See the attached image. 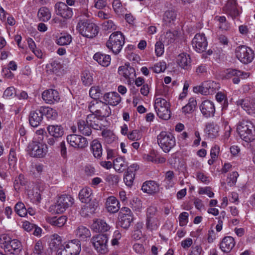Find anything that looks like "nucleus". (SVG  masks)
Wrapping results in <instances>:
<instances>
[{
  "instance_id": "nucleus-47",
  "label": "nucleus",
  "mask_w": 255,
  "mask_h": 255,
  "mask_svg": "<svg viewBox=\"0 0 255 255\" xmlns=\"http://www.w3.org/2000/svg\"><path fill=\"white\" fill-rule=\"evenodd\" d=\"M174 178V173L172 171H168L165 173L164 182L166 184V188H169L173 187L174 184L173 179Z\"/></svg>"
},
{
  "instance_id": "nucleus-35",
  "label": "nucleus",
  "mask_w": 255,
  "mask_h": 255,
  "mask_svg": "<svg viewBox=\"0 0 255 255\" xmlns=\"http://www.w3.org/2000/svg\"><path fill=\"white\" fill-rule=\"evenodd\" d=\"M67 218L65 216H61L58 218L56 217L46 218V221L52 226L57 227H62L66 223Z\"/></svg>"
},
{
  "instance_id": "nucleus-19",
  "label": "nucleus",
  "mask_w": 255,
  "mask_h": 255,
  "mask_svg": "<svg viewBox=\"0 0 255 255\" xmlns=\"http://www.w3.org/2000/svg\"><path fill=\"white\" fill-rule=\"evenodd\" d=\"M200 111L205 117L213 116L215 112V108L214 103L209 101H203L200 107Z\"/></svg>"
},
{
  "instance_id": "nucleus-17",
  "label": "nucleus",
  "mask_w": 255,
  "mask_h": 255,
  "mask_svg": "<svg viewBox=\"0 0 255 255\" xmlns=\"http://www.w3.org/2000/svg\"><path fill=\"white\" fill-rule=\"evenodd\" d=\"M42 98L47 104H53L60 100L59 93L54 89L44 91L42 94Z\"/></svg>"
},
{
  "instance_id": "nucleus-9",
  "label": "nucleus",
  "mask_w": 255,
  "mask_h": 255,
  "mask_svg": "<svg viewBox=\"0 0 255 255\" xmlns=\"http://www.w3.org/2000/svg\"><path fill=\"white\" fill-rule=\"evenodd\" d=\"M74 201V199L69 195H61L57 200L54 210L58 214L62 213L73 204Z\"/></svg>"
},
{
  "instance_id": "nucleus-49",
  "label": "nucleus",
  "mask_w": 255,
  "mask_h": 255,
  "mask_svg": "<svg viewBox=\"0 0 255 255\" xmlns=\"http://www.w3.org/2000/svg\"><path fill=\"white\" fill-rule=\"evenodd\" d=\"M14 208L15 212L19 216L24 217L27 215V211L23 203L18 202Z\"/></svg>"
},
{
  "instance_id": "nucleus-64",
  "label": "nucleus",
  "mask_w": 255,
  "mask_h": 255,
  "mask_svg": "<svg viewBox=\"0 0 255 255\" xmlns=\"http://www.w3.org/2000/svg\"><path fill=\"white\" fill-rule=\"evenodd\" d=\"M128 137L131 140H137L140 138V135L137 130H133L128 134Z\"/></svg>"
},
{
  "instance_id": "nucleus-10",
  "label": "nucleus",
  "mask_w": 255,
  "mask_h": 255,
  "mask_svg": "<svg viewBox=\"0 0 255 255\" xmlns=\"http://www.w3.org/2000/svg\"><path fill=\"white\" fill-rule=\"evenodd\" d=\"M29 154L31 156L42 157L47 152L46 144L42 142L32 141L28 146Z\"/></svg>"
},
{
  "instance_id": "nucleus-53",
  "label": "nucleus",
  "mask_w": 255,
  "mask_h": 255,
  "mask_svg": "<svg viewBox=\"0 0 255 255\" xmlns=\"http://www.w3.org/2000/svg\"><path fill=\"white\" fill-rule=\"evenodd\" d=\"M169 87L167 86H163L161 88L158 89L156 91L155 98H161L160 96L167 97L168 95Z\"/></svg>"
},
{
  "instance_id": "nucleus-62",
  "label": "nucleus",
  "mask_w": 255,
  "mask_h": 255,
  "mask_svg": "<svg viewBox=\"0 0 255 255\" xmlns=\"http://www.w3.org/2000/svg\"><path fill=\"white\" fill-rule=\"evenodd\" d=\"M103 27L106 30H114L116 28V26L112 20H108L103 23Z\"/></svg>"
},
{
  "instance_id": "nucleus-43",
  "label": "nucleus",
  "mask_w": 255,
  "mask_h": 255,
  "mask_svg": "<svg viewBox=\"0 0 255 255\" xmlns=\"http://www.w3.org/2000/svg\"><path fill=\"white\" fill-rule=\"evenodd\" d=\"M79 131L85 136H89L92 133V130L88 125L85 124L84 121H79L78 123Z\"/></svg>"
},
{
  "instance_id": "nucleus-56",
  "label": "nucleus",
  "mask_w": 255,
  "mask_h": 255,
  "mask_svg": "<svg viewBox=\"0 0 255 255\" xmlns=\"http://www.w3.org/2000/svg\"><path fill=\"white\" fill-rule=\"evenodd\" d=\"M152 69L156 73L162 72L166 69V64L164 61H160L156 63Z\"/></svg>"
},
{
  "instance_id": "nucleus-21",
  "label": "nucleus",
  "mask_w": 255,
  "mask_h": 255,
  "mask_svg": "<svg viewBox=\"0 0 255 255\" xmlns=\"http://www.w3.org/2000/svg\"><path fill=\"white\" fill-rule=\"evenodd\" d=\"M66 248V251L70 255H78L81 252V243L78 239H74L69 242L65 246H62Z\"/></svg>"
},
{
  "instance_id": "nucleus-20",
  "label": "nucleus",
  "mask_w": 255,
  "mask_h": 255,
  "mask_svg": "<svg viewBox=\"0 0 255 255\" xmlns=\"http://www.w3.org/2000/svg\"><path fill=\"white\" fill-rule=\"evenodd\" d=\"M103 102L107 105L115 106L118 105L121 101V97L117 92H109L105 94L103 96Z\"/></svg>"
},
{
  "instance_id": "nucleus-12",
  "label": "nucleus",
  "mask_w": 255,
  "mask_h": 255,
  "mask_svg": "<svg viewBox=\"0 0 255 255\" xmlns=\"http://www.w3.org/2000/svg\"><path fill=\"white\" fill-rule=\"evenodd\" d=\"M54 10L57 15L61 16L64 19L71 18L73 14L72 9L68 7L65 3L61 1L55 3Z\"/></svg>"
},
{
  "instance_id": "nucleus-32",
  "label": "nucleus",
  "mask_w": 255,
  "mask_h": 255,
  "mask_svg": "<svg viewBox=\"0 0 255 255\" xmlns=\"http://www.w3.org/2000/svg\"><path fill=\"white\" fill-rule=\"evenodd\" d=\"M47 129L49 134L54 138L60 137L64 133V129L61 125H49Z\"/></svg>"
},
{
  "instance_id": "nucleus-26",
  "label": "nucleus",
  "mask_w": 255,
  "mask_h": 255,
  "mask_svg": "<svg viewBox=\"0 0 255 255\" xmlns=\"http://www.w3.org/2000/svg\"><path fill=\"white\" fill-rule=\"evenodd\" d=\"M235 245L234 239L230 236L225 237L220 243V248L224 253L230 252Z\"/></svg>"
},
{
  "instance_id": "nucleus-30",
  "label": "nucleus",
  "mask_w": 255,
  "mask_h": 255,
  "mask_svg": "<svg viewBox=\"0 0 255 255\" xmlns=\"http://www.w3.org/2000/svg\"><path fill=\"white\" fill-rule=\"evenodd\" d=\"M106 205L107 210L110 213H116L120 209L119 202L114 196L107 198Z\"/></svg>"
},
{
  "instance_id": "nucleus-14",
  "label": "nucleus",
  "mask_w": 255,
  "mask_h": 255,
  "mask_svg": "<svg viewBox=\"0 0 255 255\" xmlns=\"http://www.w3.org/2000/svg\"><path fill=\"white\" fill-rule=\"evenodd\" d=\"M68 143L72 147L78 148H84L88 145L87 139L81 135L70 134L67 136Z\"/></svg>"
},
{
  "instance_id": "nucleus-55",
  "label": "nucleus",
  "mask_w": 255,
  "mask_h": 255,
  "mask_svg": "<svg viewBox=\"0 0 255 255\" xmlns=\"http://www.w3.org/2000/svg\"><path fill=\"white\" fill-rule=\"evenodd\" d=\"M11 239L7 234H2L0 236V245L4 250H6V247L8 246Z\"/></svg>"
},
{
  "instance_id": "nucleus-42",
  "label": "nucleus",
  "mask_w": 255,
  "mask_h": 255,
  "mask_svg": "<svg viewBox=\"0 0 255 255\" xmlns=\"http://www.w3.org/2000/svg\"><path fill=\"white\" fill-rule=\"evenodd\" d=\"M160 226L159 217L146 219V226L150 231L156 230Z\"/></svg>"
},
{
  "instance_id": "nucleus-7",
  "label": "nucleus",
  "mask_w": 255,
  "mask_h": 255,
  "mask_svg": "<svg viewBox=\"0 0 255 255\" xmlns=\"http://www.w3.org/2000/svg\"><path fill=\"white\" fill-rule=\"evenodd\" d=\"M235 54L237 58L246 64L252 62L255 57L254 51L246 45L238 46L235 50Z\"/></svg>"
},
{
  "instance_id": "nucleus-5",
  "label": "nucleus",
  "mask_w": 255,
  "mask_h": 255,
  "mask_svg": "<svg viewBox=\"0 0 255 255\" xmlns=\"http://www.w3.org/2000/svg\"><path fill=\"white\" fill-rule=\"evenodd\" d=\"M154 109L159 118L167 120L170 118L169 104L167 101L163 98L155 99Z\"/></svg>"
},
{
  "instance_id": "nucleus-8",
  "label": "nucleus",
  "mask_w": 255,
  "mask_h": 255,
  "mask_svg": "<svg viewBox=\"0 0 255 255\" xmlns=\"http://www.w3.org/2000/svg\"><path fill=\"white\" fill-rule=\"evenodd\" d=\"M89 109L91 113L99 117H108L111 114L109 106L102 101L91 103L89 106Z\"/></svg>"
},
{
  "instance_id": "nucleus-48",
  "label": "nucleus",
  "mask_w": 255,
  "mask_h": 255,
  "mask_svg": "<svg viewBox=\"0 0 255 255\" xmlns=\"http://www.w3.org/2000/svg\"><path fill=\"white\" fill-rule=\"evenodd\" d=\"M81 80L83 84L85 86L91 85L93 81L92 74L88 71H84L82 74Z\"/></svg>"
},
{
  "instance_id": "nucleus-37",
  "label": "nucleus",
  "mask_w": 255,
  "mask_h": 255,
  "mask_svg": "<svg viewBox=\"0 0 255 255\" xmlns=\"http://www.w3.org/2000/svg\"><path fill=\"white\" fill-rule=\"evenodd\" d=\"M91 151L95 158L102 156L103 149L101 143L97 139L92 141L90 145Z\"/></svg>"
},
{
  "instance_id": "nucleus-59",
  "label": "nucleus",
  "mask_w": 255,
  "mask_h": 255,
  "mask_svg": "<svg viewBox=\"0 0 255 255\" xmlns=\"http://www.w3.org/2000/svg\"><path fill=\"white\" fill-rule=\"evenodd\" d=\"M164 45L161 41H157L155 45V52L157 56H161L164 53Z\"/></svg>"
},
{
  "instance_id": "nucleus-38",
  "label": "nucleus",
  "mask_w": 255,
  "mask_h": 255,
  "mask_svg": "<svg viewBox=\"0 0 255 255\" xmlns=\"http://www.w3.org/2000/svg\"><path fill=\"white\" fill-rule=\"evenodd\" d=\"M128 164L124 158L119 157L113 161V167L119 173L123 172L127 167Z\"/></svg>"
},
{
  "instance_id": "nucleus-22",
  "label": "nucleus",
  "mask_w": 255,
  "mask_h": 255,
  "mask_svg": "<svg viewBox=\"0 0 255 255\" xmlns=\"http://www.w3.org/2000/svg\"><path fill=\"white\" fill-rule=\"evenodd\" d=\"M237 6L236 0H228L223 9L226 13L229 14L233 18H235L239 15V11L237 9Z\"/></svg>"
},
{
  "instance_id": "nucleus-44",
  "label": "nucleus",
  "mask_w": 255,
  "mask_h": 255,
  "mask_svg": "<svg viewBox=\"0 0 255 255\" xmlns=\"http://www.w3.org/2000/svg\"><path fill=\"white\" fill-rule=\"evenodd\" d=\"M197 105L196 101L193 98H191L189 100L187 104L182 108V112L186 114H190L194 111Z\"/></svg>"
},
{
  "instance_id": "nucleus-1",
  "label": "nucleus",
  "mask_w": 255,
  "mask_h": 255,
  "mask_svg": "<svg viewBox=\"0 0 255 255\" xmlns=\"http://www.w3.org/2000/svg\"><path fill=\"white\" fill-rule=\"evenodd\" d=\"M237 131L241 138L246 142H251L255 138V127L247 120H242L238 124Z\"/></svg>"
},
{
  "instance_id": "nucleus-23",
  "label": "nucleus",
  "mask_w": 255,
  "mask_h": 255,
  "mask_svg": "<svg viewBox=\"0 0 255 255\" xmlns=\"http://www.w3.org/2000/svg\"><path fill=\"white\" fill-rule=\"evenodd\" d=\"M159 185L154 181H147L143 183L141 190L149 194H153L159 191Z\"/></svg>"
},
{
  "instance_id": "nucleus-34",
  "label": "nucleus",
  "mask_w": 255,
  "mask_h": 255,
  "mask_svg": "<svg viewBox=\"0 0 255 255\" xmlns=\"http://www.w3.org/2000/svg\"><path fill=\"white\" fill-rule=\"evenodd\" d=\"M95 114L89 115L86 119L87 124L90 127L96 130H101L102 125L101 124L100 121L97 118Z\"/></svg>"
},
{
  "instance_id": "nucleus-50",
  "label": "nucleus",
  "mask_w": 255,
  "mask_h": 255,
  "mask_svg": "<svg viewBox=\"0 0 255 255\" xmlns=\"http://www.w3.org/2000/svg\"><path fill=\"white\" fill-rule=\"evenodd\" d=\"M131 207L135 211L140 212L142 209L141 200L137 197H134L130 202Z\"/></svg>"
},
{
  "instance_id": "nucleus-25",
  "label": "nucleus",
  "mask_w": 255,
  "mask_h": 255,
  "mask_svg": "<svg viewBox=\"0 0 255 255\" xmlns=\"http://www.w3.org/2000/svg\"><path fill=\"white\" fill-rule=\"evenodd\" d=\"M191 62L190 56L186 53H182L179 54L176 58L177 64L184 69H188L190 67Z\"/></svg>"
},
{
  "instance_id": "nucleus-16",
  "label": "nucleus",
  "mask_w": 255,
  "mask_h": 255,
  "mask_svg": "<svg viewBox=\"0 0 255 255\" xmlns=\"http://www.w3.org/2000/svg\"><path fill=\"white\" fill-rule=\"evenodd\" d=\"M219 87L218 84L214 81H207L198 87V91L202 94L207 95L213 94Z\"/></svg>"
},
{
  "instance_id": "nucleus-52",
  "label": "nucleus",
  "mask_w": 255,
  "mask_h": 255,
  "mask_svg": "<svg viewBox=\"0 0 255 255\" xmlns=\"http://www.w3.org/2000/svg\"><path fill=\"white\" fill-rule=\"evenodd\" d=\"M89 94L93 99L99 98L102 95V90L99 86H93L89 91Z\"/></svg>"
},
{
  "instance_id": "nucleus-61",
  "label": "nucleus",
  "mask_w": 255,
  "mask_h": 255,
  "mask_svg": "<svg viewBox=\"0 0 255 255\" xmlns=\"http://www.w3.org/2000/svg\"><path fill=\"white\" fill-rule=\"evenodd\" d=\"M43 251V246L42 242L40 241L37 242L34 246L33 249V254H37L38 255H41Z\"/></svg>"
},
{
  "instance_id": "nucleus-2",
  "label": "nucleus",
  "mask_w": 255,
  "mask_h": 255,
  "mask_svg": "<svg viewBox=\"0 0 255 255\" xmlns=\"http://www.w3.org/2000/svg\"><path fill=\"white\" fill-rule=\"evenodd\" d=\"M76 29L83 36L89 38L95 37L99 32L98 27L87 19L80 20L77 23Z\"/></svg>"
},
{
  "instance_id": "nucleus-6",
  "label": "nucleus",
  "mask_w": 255,
  "mask_h": 255,
  "mask_svg": "<svg viewBox=\"0 0 255 255\" xmlns=\"http://www.w3.org/2000/svg\"><path fill=\"white\" fill-rule=\"evenodd\" d=\"M91 241L95 250L98 254L105 255L108 252V238L107 235L99 234L93 236Z\"/></svg>"
},
{
  "instance_id": "nucleus-63",
  "label": "nucleus",
  "mask_w": 255,
  "mask_h": 255,
  "mask_svg": "<svg viewBox=\"0 0 255 255\" xmlns=\"http://www.w3.org/2000/svg\"><path fill=\"white\" fill-rule=\"evenodd\" d=\"M16 95V91L13 87H10L7 88L4 91L3 94V97L5 98H9L13 97Z\"/></svg>"
},
{
  "instance_id": "nucleus-45",
  "label": "nucleus",
  "mask_w": 255,
  "mask_h": 255,
  "mask_svg": "<svg viewBox=\"0 0 255 255\" xmlns=\"http://www.w3.org/2000/svg\"><path fill=\"white\" fill-rule=\"evenodd\" d=\"M72 37L69 34H61V35L57 39V43L61 46L69 45L72 41Z\"/></svg>"
},
{
  "instance_id": "nucleus-31",
  "label": "nucleus",
  "mask_w": 255,
  "mask_h": 255,
  "mask_svg": "<svg viewBox=\"0 0 255 255\" xmlns=\"http://www.w3.org/2000/svg\"><path fill=\"white\" fill-rule=\"evenodd\" d=\"M206 132L208 137L214 138L219 135L220 128L215 123H208L206 126Z\"/></svg>"
},
{
  "instance_id": "nucleus-27",
  "label": "nucleus",
  "mask_w": 255,
  "mask_h": 255,
  "mask_svg": "<svg viewBox=\"0 0 255 255\" xmlns=\"http://www.w3.org/2000/svg\"><path fill=\"white\" fill-rule=\"evenodd\" d=\"M5 251L10 253L11 254H19L22 249L21 242L17 239H11L8 246L6 247Z\"/></svg>"
},
{
  "instance_id": "nucleus-40",
  "label": "nucleus",
  "mask_w": 255,
  "mask_h": 255,
  "mask_svg": "<svg viewBox=\"0 0 255 255\" xmlns=\"http://www.w3.org/2000/svg\"><path fill=\"white\" fill-rule=\"evenodd\" d=\"M176 13L172 9H168L165 11L163 15V21L167 25L173 22L176 18Z\"/></svg>"
},
{
  "instance_id": "nucleus-54",
  "label": "nucleus",
  "mask_w": 255,
  "mask_h": 255,
  "mask_svg": "<svg viewBox=\"0 0 255 255\" xmlns=\"http://www.w3.org/2000/svg\"><path fill=\"white\" fill-rule=\"evenodd\" d=\"M158 217L157 210L156 207L151 206L147 209L146 219Z\"/></svg>"
},
{
  "instance_id": "nucleus-11",
  "label": "nucleus",
  "mask_w": 255,
  "mask_h": 255,
  "mask_svg": "<svg viewBox=\"0 0 255 255\" xmlns=\"http://www.w3.org/2000/svg\"><path fill=\"white\" fill-rule=\"evenodd\" d=\"M132 213L128 207H123L119 213V225L124 229L128 228L132 221Z\"/></svg>"
},
{
  "instance_id": "nucleus-39",
  "label": "nucleus",
  "mask_w": 255,
  "mask_h": 255,
  "mask_svg": "<svg viewBox=\"0 0 255 255\" xmlns=\"http://www.w3.org/2000/svg\"><path fill=\"white\" fill-rule=\"evenodd\" d=\"M40 111L42 116L45 115L48 119L52 120H55L58 115L55 110L48 107H41Z\"/></svg>"
},
{
  "instance_id": "nucleus-60",
  "label": "nucleus",
  "mask_w": 255,
  "mask_h": 255,
  "mask_svg": "<svg viewBox=\"0 0 255 255\" xmlns=\"http://www.w3.org/2000/svg\"><path fill=\"white\" fill-rule=\"evenodd\" d=\"M176 38V34L171 31H168L165 35L164 42L169 44L173 42Z\"/></svg>"
},
{
  "instance_id": "nucleus-18",
  "label": "nucleus",
  "mask_w": 255,
  "mask_h": 255,
  "mask_svg": "<svg viewBox=\"0 0 255 255\" xmlns=\"http://www.w3.org/2000/svg\"><path fill=\"white\" fill-rule=\"evenodd\" d=\"M237 104L241 106L249 114L255 115V101L254 100L240 99L237 101Z\"/></svg>"
},
{
  "instance_id": "nucleus-57",
  "label": "nucleus",
  "mask_w": 255,
  "mask_h": 255,
  "mask_svg": "<svg viewBox=\"0 0 255 255\" xmlns=\"http://www.w3.org/2000/svg\"><path fill=\"white\" fill-rule=\"evenodd\" d=\"M238 176L239 174L236 171H234L230 173L227 179L228 184L230 186H234L237 182Z\"/></svg>"
},
{
  "instance_id": "nucleus-33",
  "label": "nucleus",
  "mask_w": 255,
  "mask_h": 255,
  "mask_svg": "<svg viewBox=\"0 0 255 255\" xmlns=\"http://www.w3.org/2000/svg\"><path fill=\"white\" fill-rule=\"evenodd\" d=\"M93 58L100 65L104 66H108L111 62V57L109 55L97 52L95 53L93 56Z\"/></svg>"
},
{
  "instance_id": "nucleus-4",
  "label": "nucleus",
  "mask_w": 255,
  "mask_h": 255,
  "mask_svg": "<svg viewBox=\"0 0 255 255\" xmlns=\"http://www.w3.org/2000/svg\"><path fill=\"white\" fill-rule=\"evenodd\" d=\"M157 142L165 152H168L176 144L174 136L167 131H161L157 135Z\"/></svg>"
},
{
  "instance_id": "nucleus-51",
  "label": "nucleus",
  "mask_w": 255,
  "mask_h": 255,
  "mask_svg": "<svg viewBox=\"0 0 255 255\" xmlns=\"http://www.w3.org/2000/svg\"><path fill=\"white\" fill-rule=\"evenodd\" d=\"M113 7L115 12L118 15H121L124 12V8L120 0H114L113 1Z\"/></svg>"
},
{
  "instance_id": "nucleus-24",
  "label": "nucleus",
  "mask_w": 255,
  "mask_h": 255,
  "mask_svg": "<svg viewBox=\"0 0 255 255\" xmlns=\"http://www.w3.org/2000/svg\"><path fill=\"white\" fill-rule=\"evenodd\" d=\"M110 229V226L100 219L94 220L91 225V229L95 232H105L109 231Z\"/></svg>"
},
{
  "instance_id": "nucleus-28",
  "label": "nucleus",
  "mask_w": 255,
  "mask_h": 255,
  "mask_svg": "<svg viewBox=\"0 0 255 255\" xmlns=\"http://www.w3.org/2000/svg\"><path fill=\"white\" fill-rule=\"evenodd\" d=\"M43 119L42 114L40 109L37 111H32L29 116V122L30 125L33 127H38Z\"/></svg>"
},
{
  "instance_id": "nucleus-36",
  "label": "nucleus",
  "mask_w": 255,
  "mask_h": 255,
  "mask_svg": "<svg viewBox=\"0 0 255 255\" xmlns=\"http://www.w3.org/2000/svg\"><path fill=\"white\" fill-rule=\"evenodd\" d=\"M79 198L82 203H88L92 199V192L91 188L85 187L81 189L79 193Z\"/></svg>"
},
{
  "instance_id": "nucleus-15",
  "label": "nucleus",
  "mask_w": 255,
  "mask_h": 255,
  "mask_svg": "<svg viewBox=\"0 0 255 255\" xmlns=\"http://www.w3.org/2000/svg\"><path fill=\"white\" fill-rule=\"evenodd\" d=\"M192 45L197 52L200 53L204 51L208 45L205 34L200 33L196 34L192 40Z\"/></svg>"
},
{
  "instance_id": "nucleus-13",
  "label": "nucleus",
  "mask_w": 255,
  "mask_h": 255,
  "mask_svg": "<svg viewBox=\"0 0 255 255\" xmlns=\"http://www.w3.org/2000/svg\"><path fill=\"white\" fill-rule=\"evenodd\" d=\"M118 73L119 75L127 80L128 84L133 83L136 77L134 68L128 63H126L124 66H120L118 69Z\"/></svg>"
},
{
  "instance_id": "nucleus-3",
  "label": "nucleus",
  "mask_w": 255,
  "mask_h": 255,
  "mask_svg": "<svg viewBox=\"0 0 255 255\" xmlns=\"http://www.w3.org/2000/svg\"><path fill=\"white\" fill-rule=\"evenodd\" d=\"M124 43V36L121 32L117 31L111 34L106 45L110 50L116 54L121 51Z\"/></svg>"
},
{
  "instance_id": "nucleus-41",
  "label": "nucleus",
  "mask_w": 255,
  "mask_h": 255,
  "mask_svg": "<svg viewBox=\"0 0 255 255\" xmlns=\"http://www.w3.org/2000/svg\"><path fill=\"white\" fill-rule=\"evenodd\" d=\"M37 16L40 20L47 21L51 18V12L46 7H42L39 8Z\"/></svg>"
},
{
  "instance_id": "nucleus-46",
  "label": "nucleus",
  "mask_w": 255,
  "mask_h": 255,
  "mask_svg": "<svg viewBox=\"0 0 255 255\" xmlns=\"http://www.w3.org/2000/svg\"><path fill=\"white\" fill-rule=\"evenodd\" d=\"M46 70L50 73H57L62 68L61 64L58 61H54L46 65Z\"/></svg>"
},
{
  "instance_id": "nucleus-58",
  "label": "nucleus",
  "mask_w": 255,
  "mask_h": 255,
  "mask_svg": "<svg viewBox=\"0 0 255 255\" xmlns=\"http://www.w3.org/2000/svg\"><path fill=\"white\" fill-rule=\"evenodd\" d=\"M134 178V175L133 174L126 172L124 178V180L125 184L128 186L130 187L133 184Z\"/></svg>"
},
{
  "instance_id": "nucleus-29",
  "label": "nucleus",
  "mask_w": 255,
  "mask_h": 255,
  "mask_svg": "<svg viewBox=\"0 0 255 255\" xmlns=\"http://www.w3.org/2000/svg\"><path fill=\"white\" fill-rule=\"evenodd\" d=\"M75 234L79 240L85 241L88 238H89L91 236L90 231L86 227L83 226H79L75 231Z\"/></svg>"
}]
</instances>
